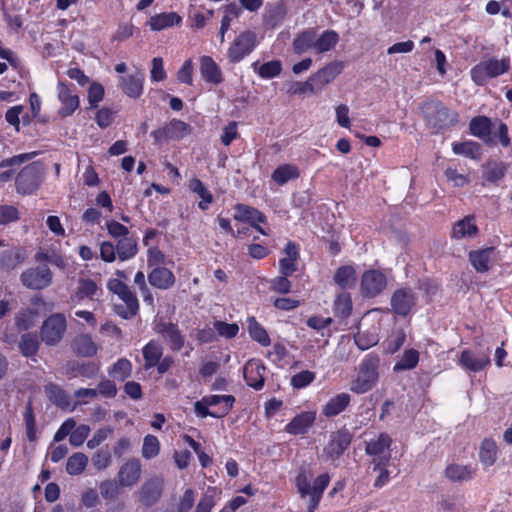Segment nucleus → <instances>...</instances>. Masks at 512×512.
<instances>
[{
  "label": "nucleus",
  "instance_id": "obj_52",
  "mask_svg": "<svg viewBox=\"0 0 512 512\" xmlns=\"http://www.w3.org/2000/svg\"><path fill=\"white\" fill-rule=\"evenodd\" d=\"M131 372V362L125 358H121L113 365L109 374L120 381H124L125 379L130 377Z\"/></svg>",
  "mask_w": 512,
  "mask_h": 512
},
{
  "label": "nucleus",
  "instance_id": "obj_8",
  "mask_svg": "<svg viewBox=\"0 0 512 512\" xmlns=\"http://www.w3.org/2000/svg\"><path fill=\"white\" fill-rule=\"evenodd\" d=\"M66 328L65 316L61 313L52 314L42 324L41 339L45 344L55 346L62 340Z\"/></svg>",
  "mask_w": 512,
  "mask_h": 512
},
{
  "label": "nucleus",
  "instance_id": "obj_57",
  "mask_svg": "<svg viewBox=\"0 0 512 512\" xmlns=\"http://www.w3.org/2000/svg\"><path fill=\"white\" fill-rule=\"evenodd\" d=\"M281 69V62L278 60H273L262 64L258 70V73L263 78H273L280 74Z\"/></svg>",
  "mask_w": 512,
  "mask_h": 512
},
{
  "label": "nucleus",
  "instance_id": "obj_20",
  "mask_svg": "<svg viewBox=\"0 0 512 512\" xmlns=\"http://www.w3.org/2000/svg\"><path fill=\"white\" fill-rule=\"evenodd\" d=\"M344 65L341 61H333L313 74V81H316L320 90L331 83L343 70Z\"/></svg>",
  "mask_w": 512,
  "mask_h": 512
},
{
  "label": "nucleus",
  "instance_id": "obj_23",
  "mask_svg": "<svg viewBox=\"0 0 512 512\" xmlns=\"http://www.w3.org/2000/svg\"><path fill=\"white\" fill-rule=\"evenodd\" d=\"M149 283L159 289H168L175 283L173 273L164 267L154 268L148 275Z\"/></svg>",
  "mask_w": 512,
  "mask_h": 512
},
{
  "label": "nucleus",
  "instance_id": "obj_48",
  "mask_svg": "<svg viewBox=\"0 0 512 512\" xmlns=\"http://www.w3.org/2000/svg\"><path fill=\"white\" fill-rule=\"evenodd\" d=\"M36 312L32 309H23L15 315V326L19 331H25L34 326Z\"/></svg>",
  "mask_w": 512,
  "mask_h": 512
},
{
  "label": "nucleus",
  "instance_id": "obj_26",
  "mask_svg": "<svg viewBox=\"0 0 512 512\" xmlns=\"http://www.w3.org/2000/svg\"><path fill=\"white\" fill-rule=\"evenodd\" d=\"M329 480L330 478L328 474H322L315 479L314 484L311 488V496L308 501L307 512L315 511L320 502L324 490L329 484Z\"/></svg>",
  "mask_w": 512,
  "mask_h": 512
},
{
  "label": "nucleus",
  "instance_id": "obj_37",
  "mask_svg": "<svg viewBox=\"0 0 512 512\" xmlns=\"http://www.w3.org/2000/svg\"><path fill=\"white\" fill-rule=\"evenodd\" d=\"M315 34L314 30H306L295 38L293 42L295 53L300 55L308 50L315 51Z\"/></svg>",
  "mask_w": 512,
  "mask_h": 512
},
{
  "label": "nucleus",
  "instance_id": "obj_27",
  "mask_svg": "<svg viewBox=\"0 0 512 512\" xmlns=\"http://www.w3.org/2000/svg\"><path fill=\"white\" fill-rule=\"evenodd\" d=\"M478 233V227L475 224L473 216H466L454 224L452 230V237L455 239H462L466 237H473Z\"/></svg>",
  "mask_w": 512,
  "mask_h": 512
},
{
  "label": "nucleus",
  "instance_id": "obj_58",
  "mask_svg": "<svg viewBox=\"0 0 512 512\" xmlns=\"http://www.w3.org/2000/svg\"><path fill=\"white\" fill-rule=\"evenodd\" d=\"M355 342L361 350H366L378 342V337L375 333H366L359 330L355 336Z\"/></svg>",
  "mask_w": 512,
  "mask_h": 512
},
{
  "label": "nucleus",
  "instance_id": "obj_41",
  "mask_svg": "<svg viewBox=\"0 0 512 512\" xmlns=\"http://www.w3.org/2000/svg\"><path fill=\"white\" fill-rule=\"evenodd\" d=\"M166 128L168 131V137L171 140H179L182 139L192 132V127L184 121L173 119L169 123L166 124Z\"/></svg>",
  "mask_w": 512,
  "mask_h": 512
},
{
  "label": "nucleus",
  "instance_id": "obj_21",
  "mask_svg": "<svg viewBox=\"0 0 512 512\" xmlns=\"http://www.w3.org/2000/svg\"><path fill=\"white\" fill-rule=\"evenodd\" d=\"M200 73L202 78L211 84L218 85L223 81L220 67L210 56L200 58Z\"/></svg>",
  "mask_w": 512,
  "mask_h": 512
},
{
  "label": "nucleus",
  "instance_id": "obj_29",
  "mask_svg": "<svg viewBox=\"0 0 512 512\" xmlns=\"http://www.w3.org/2000/svg\"><path fill=\"white\" fill-rule=\"evenodd\" d=\"M351 397L348 393H340L331 398L323 407L322 413L326 417H333L341 413L350 403Z\"/></svg>",
  "mask_w": 512,
  "mask_h": 512
},
{
  "label": "nucleus",
  "instance_id": "obj_13",
  "mask_svg": "<svg viewBox=\"0 0 512 512\" xmlns=\"http://www.w3.org/2000/svg\"><path fill=\"white\" fill-rule=\"evenodd\" d=\"M256 44V36L251 31L241 33L232 43L228 50V57L231 62H239L245 55L249 54Z\"/></svg>",
  "mask_w": 512,
  "mask_h": 512
},
{
  "label": "nucleus",
  "instance_id": "obj_15",
  "mask_svg": "<svg viewBox=\"0 0 512 512\" xmlns=\"http://www.w3.org/2000/svg\"><path fill=\"white\" fill-rule=\"evenodd\" d=\"M142 474V464L139 459L131 458L127 460L117 473V481L121 487L131 488L135 486Z\"/></svg>",
  "mask_w": 512,
  "mask_h": 512
},
{
  "label": "nucleus",
  "instance_id": "obj_2",
  "mask_svg": "<svg viewBox=\"0 0 512 512\" xmlns=\"http://www.w3.org/2000/svg\"><path fill=\"white\" fill-rule=\"evenodd\" d=\"M379 363L377 355H367L360 364L356 377L350 383V390L356 394L370 391L379 379Z\"/></svg>",
  "mask_w": 512,
  "mask_h": 512
},
{
  "label": "nucleus",
  "instance_id": "obj_44",
  "mask_svg": "<svg viewBox=\"0 0 512 512\" xmlns=\"http://www.w3.org/2000/svg\"><path fill=\"white\" fill-rule=\"evenodd\" d=\"M445 475L451 481H467L472 478V471L468 466L451 464L446 468Z\"/></svg>",
  "mask_w": 512,
  "mask_h": 512
},
{
  "label": "nucleus",
  "instance_id": "obj_18",
  "mask_svg": "<svg viewBox=\"0 0 512 512\" xmlns=\"http://www.w3.org/2000/svg\"><path fill=\"white\" fill-rule=\"evenodd\" d=\"M100 291L95 281L89 278H80L74 293L70 296V302L79 304L84 298L94 300Z\"/></svg>",
  "mask_w": 512,
  "mask_h": 512
},
{
  "label": "nucleus",
  "instance_id": "obj_64",
  "mask_svg": "<svg viewBox=\"0 0 512 512\" xmlns=\"http://www.w3.org/2000/svg\"><path fill=\"white\" fill-rule=\"evenodd\" d=\"M296 486L302 498L311 496V488L309 476L305 472H301L296 478Z\"/></svg>",
  "mask_w": 512,
  "mask_h": 512
},
{
  "label": "nucleus",
  "instance_id": "obj_10",
  "mask_svg": "<svg viewBox=\"0 0 512 512\" xmlns=\"http://www.w3.org/2000/svg\"><path fill=\"white\" fill-rule=\"evenodd\" d=\"M164 488V479L160 476H152L146 479L139 491V502L146 506L151 507L155 505L161 498Z\"/></svg>",
  "mask_w": 512,
  "mask_h": 512
},
{
  "label": "nucleus",
  "instance_id": "obj_54",
  "mask_svg": "<svg viewBox=\"0 0 512 512\" xmlns=\"http://www.w3.org/2000/svg\"><path fill=\"white\" fill-rule=\"evenodd\" d=\"M160 451V443L158 439L153 435H147L144 438L143 447H142V456L145 459H152L159 454Z\"/></svg>",
  "mask_w": 512,
  "mask_h": 512
},
{
  "label": "nucleus",
  "instance_id": "obj_19",
  "mask_svg": "<svg viewBox=\"0 0 512 512\" xmlns=\"http://www.w3.org/2000/svg\"><path fill=\"white\" fill-rule=\"evenodd\" d=\"M144 73L136 71L126 77L120 78V86L123 92L130 98H139L143 91Z\"/></svg>",
  "mask_w": 512,
  "mask_h": 512
},
{
  "label": "nucleus",
  "instance_id": "obj_33",
  "mask_svg": "<svg viewBox=\"0 0 512 512\" xmlns=\"http://www.w3.org/2000/svg\"><path fill=\"white\" fill-rule=\"evenodd\" d=\"M74 351L81 356L91 357L97 352V346L89 335H79L73 341Z\"/></svg>",
  "mask_w": 512,
  "mask_h": 512
},
{
  "label": "nucleus",
  "instance_id": "obj_50",
  "mask_svg": "<svg viewBox=\"0 0 512 512\" xmlns=\"http://www.w3.org/2000/svg\"><path fill=\"white\" fill-rule=\"evenodd\" d=\"M39 348V342L36 335L31 333H26L21 336L19 342V349L24 356H32L34 355Z\"/></svg>",
  "mask_w": 512,
  "mask_h": 512
},
{
  "label": "nucleus",
  "instance_id": "obj_61",
  "mask_svg": "<svg viewBox=\"0 0 512 512\" xmlns=\"http://www.w3.org/2000/svg\"><path fill=\"white\" fill-rule=\"evenodd\" d=\"M37 155H38V152L34 151V152H30V153L19 154V155L13 156L11 158L3 159L0 162V168L21 165L25 162L32 160Z\"/></svg>",
  "mask_w": 512,
  "mask_h": 512
},
{
  "label": "nucleus",
  "instance_id": "obj_32",
  "mask_svg": "<svg viewBox=\"0 0 512 512\" xmlns=\"http://www.w3.org/2000/svg\"><path fill=\"white\" fill-rule=\"evenodd\" d=\"M493 251L494 248L490 247L469 253L470 262L477 272H486L489 270V262Z\"/></svg>",
  "mask_w": 512,
  "mask_h": 512
},
{
  "label": "nucleus",
  "instance_id": "obj_12",
  "mask_svg": "<svg viewBox=\"0 0 512 512\" xmlns=\"http://www.w3.org/2000/svg\"><path fill=\"white\" fill-rule=\"evenodd\" d=\"M387 285L385 275L378 270H368L361 278V294L365 297H375L381 293Z\"/></svg>",
  "mask_w": 512,
  "mask_h": 512
},
{
  "label": "nucleus",
  "instance_id": "obj_59",
  "mask_svg": "<svg viewBox=\"0 0 512 512\" xmlns=\"http://www.w3.org/2000/svg\"><path fill=\"white\" fill-rule=\"evenodd\" d=\"M314 379L315 373L309 370H304L297 373L291 378V385L297 389L304 388L308 386L310 383H312Z\"/></svg>",
  "mask_w": 512,
  "mask_h": 512
},
{
  "label": "nucleus",
  "instance_id": "obj_4",
  "mask_svg": "<svg viewBox=\"0 0 512 512\" xmlns=\"http://www.w3.org/2000/svg\"><path fill=\"white\" fill-rule=\"evenodd\" d=\"M43 174L44 168L40 162L25 166L15 178L17 192L22 195L34 193L42 183Z\"/></svg>",
  "mask_w": 512,
  "mask_h": 512
},
{
  "label": "nucleus",
  "instance_id": "obj_55",
  "mask_svg": "<svg viewBox=\"0 0 512 512\" xmlns=\"http://www.w3.org/2000/svg\"><path fill=\"white\" fill-rule=\"evenodd\" d=\"M119 487L117 482L113 480H105L100 483V494L106 500H114L119 494Z\"/></svg>",
  "mask_w": 512,
  "mask_h": 512
},
{
  "label": "nucleus",
  "instance_id": "obj_7",
  "mask_svg": "<svg viewBox=\"0 0 512 512\" xmlns=\"http://www.w3.org/2000/svg\"><path fill=\"white\" fill-rule=\"evenodd\" d=\"M20 281L28 289L42 290L52 284L53 273L45 264L31 267L21 273Z\"/></svg>",
  "mask_w": 512,
  "mask_h": 512
},
{
  "label": "nucleus",
  "instance_id": "obj_35",
  "mask_svg": "<svg viewBox=\"0 0 512 512\" xmlns=\"http://www.w3.org/2000/svg\"><path fill=\"white\" fill-rule=\"evenodd\" d=\"M335 283L342 289L353 287L356 283V272L352 266L339 267L334 274Z\"/></svg>",
  "mask_w": 512,
  "mask_h": 512
},
{
  "label": "nucleus",
  "instance_id": "obj_47",
  "mask_svg": "<svg viewBox=\"0 0 512 512\" xmlns=\"http://www.w3.org/2000/svg\"><path fill=\"white\" fill-rule=\"evenodd\" d=\"M202 400L203 403H206L208 406H215L221 402H225V407H223L222 411L218 414L219 417H223L227 415L232 408L235 398L232 395H210L203 397Z\"/></svg>",
  "mask_w": 512,
  "mask_h": 512
},
{
  "label": "nucleus",
  "instance_id": "obj_62",
  "mask_svg": "<svg viewBox=\"0 0 512 512\" xmlns=\"http://www.w3.org/2000/svg\"><path fill=\"white\" fill-rule=\"evenodd\" d=\"M177 79L181 83L193 84V62L191 59L186 60L178 70Z\"/></svg>",
  "mask_w": 512,
  "mask_h": 512
},
{
  "label": "nucleus",
  "instance_id": "obj_49",
  "mask_svg": "<svg viewBox=\"0 0 512 512\" xmlns=\"http://www.w3.org/2000/svg\"><path fill=\"white\" fill-rule=\"evenodd\" d=\"M453 152L461 154L472 159H479L481 156L480 146L476 142H462L453 145Z\"/></svg>",
  "mask_w": 512,
  "mask_h": 512
},
{
  "label": "nucleus",
  "instance_id": "obj_16",
  "mask_svg": "<svg viewBox=\"0 0 512 512\" xmlns=\"http://www.w3.org/2000/svg\"><path fill=\"white\" fill-rule=\"evenodd\" d=\"M415 304L416 296L410 288H400L392 294L391 307L397 315L407 316Z\"/></svg>",
  "mask_w": 512,
  "mask_h": 512
},
{
  "label": "nucleus",
  "instance_id": "obj_51",
  "mask_svg": "<svg viewBox=\"0 0 512 512\" xmlns=\"http://www.w3.org/2000/svg\"><path fill=\"white\" fill-rule=\"evenodd\" d=\"M189 187L194 193H197L201 197L202 201L199 202V207L202 210H206L208 204L213 200L211 193L205 188L199 179H192Z\"/></svg>",
  "mask_w": 512,
  "mask_h": 512
},
{
  "label": "nucleus",
  "instance_id": "obj_11",
  "mask_svg": "<svg viewBox=\"0 0 512 512\" xmlns=\"http://www.w3.org/2000/svg\"><path fill=\"white\" fill-rule=\"evenodd\" d=\"M154 331L161 335L172 350L179 351L183 348L185 339L176 324L159 319L155 321Z\"/></svg>",
  "mask_w": 512,
  "mask_h": 512
},
{
  "label": "nucleus",
  "instance_id": "obj_31",
  "mask_svg": "<svg viewBox=\"0 0 512 512\" xmlns=\"http://www.w3.org/2000/svg\"><path fill=\"white\" fill-rule=\"evenodd\" d=\"M299 175L300 171L296 165L282 164L274 170L271 177L278 185H284L290 180L297 179Z\"/></svg>",
  "mask_w": 512,
  "mask_h": 512
},
{
  "label": "nucleus",
  "instance_id": "obj_17",
  "mask_svg": "<svg viewBox=\"0 0 512 512\" xmlns=\"http://www.w3.org/2000/svg\"><path fill=\"white\" fill-rule=\"evenodd\" d=\"M265 366L255 359H250L243 368L244 379L250 387L259 390L264 385Z\"/></svg>",
  "mask_w": 512,
  "mask_h": 512
},
{
  "label": "nucleus",
  "instance_id": "obj_45",
  "mask_svg": "<svg viewBox=\"0 0 512 512\" xmlns=\"http://www.w3.org/2000/svg\"><path fill=\"white\" fill-rule=\"evenodd\" d=\"M24 258L17 249L4 251L0 255V267L5 270H12L23 262Z\"/></svg>",
  "mask_w": 512,
  "mask_h": 512
},
{
  "label": "nucleus",
  "instance_id": "obj_9",
  "mask_svg": "<svg viewBox=\"0 0 512 512\" xmlns=\"http://www.w3.org/2000/svg\"><path fill=\"white\" fill-rule=\"evenodd\" d=\"M391 444L392 439L387 433H381L376 439H371L366 443L365 452L374 456L372 463L375 471L380 466H386L390 461Z\"/></svg>",
  "mask_w": 512,
  "mask_h": 512
},
{
  "label": "nucleus",
  "instance_id": "obj_14",
  "mask_svg": "<svg viewBox=\"0 0 512 512\" xmlns=\"http://www.w3.org/2000/svg\"><path fill=\"white\" fill-rule=\"evenodd\" d=\"M351 435L345 431L331 434L328 445L324 448L322 457L325 461H334L350 446Z\"/></svg>",
  "mask_w": 512,
  "mask_h": 512
},
{
  "label": "nucleus",
  "instance_id": "obj_34",
  "mask_svg": "<svg viewBox=\"0 0 512 512\" xmlns=\"http://www.w3.org/2000/svg\"><path fill=\"white\" fill-rule=\"evenodd\" d=\"M470 131L473 135L490 142L491 121L485 116H478L471 120Z\"/></svg>",
  "mask_w": 512,
  "mask_h": 512
},
{
  "label": "nucleus",
  "instance_id": "obj_22",
  "mask_svg": "<svg viewBox=\"0 0 512 512\" xmlns=\"http://www.w3.org/2000/svg\"><path fill=\"white\" fill-rule=\"evenodd\" d=\"M58 99L63 105L59 110L63 117L71 115L79 107V97L73 95L64 83L58 84Z\"/></svg>",
  "mask_w": 512,
  "mask_h": 512
},
{
  "label": "nucleus",
  "instance_id": "obj_5",
  "mask_svg": "<svg viewBox=\"0 0 512 512\" xmlns=\"http://www.w3.org/2000/svg\"><path fill=\"white\" fill-rule=\"evenodd\" d=\"M490 354V347L479 342L474 348L461 352L459 363L468 371L478 372L490 365Z\"/></svg>",
  "mask_w": 512,
  "mask_h": 512
},
{
  "label": "nucleus",
  "instance_id": "obj_30",
  "mask_svg": "<svg viewBox=\"0 0 512 512\" xmlns=\"http://www.w3.org/2000/svg\"><path fill=\"white\" fill-rule=\"evenodd\" d=\"M181 22V17L175 13H161L150 18L148 25L154 31H160L167 27L177 25Z\"/></svg>",
  "mask_w": 512,
  "mask_h": 512
},
{
  "label": "nucleus",
  "instance_id": "obj_53",
  "mask_svg": "<svg viewBox=\"0 0 512 512\" xmlns=\"http://www.w3.org/2000/svg\"><path fill=\"white\" fill-rule=\"evenodd\" d=\"M248 329L250 336L257 342H259L263 346H268L270 344V339L268 337L265 329L260 326L254 318L248 319Z\"/></svg>",
  "mask_w": 512,
  "mask_h": 512
},
{
  "label": "nucleus",
  "instance_id": "obj_56",
  "mask_svg": "<svg viewBox=\"0 0 512 512\" xmlns=\"http://www.w3.org/2000/svg\"><path fill=\"white\" fill-rule=\"evenodd\" d=\"M111 453L108 449L98 450L92 458V463L97 470H104L111 464Z\"/></svg>",
  "mask_w": 512,
  "mask_h": 512
},
{
  "label": "nucleus",
  "instance_id": "obj_43",
  "mask_svg": "<svg viewBox=\"0 0 512 512\" xmlns=\"http://www.w3.org/2000/svg\"><path fill=\"white\" fill-rule=\"evenodd\" d=\"M116 250L121 260H127L136 254L137 242L126 235L119 239Z\"/></svg>",
  "mask_w": 512,
  "mask_h": 512
},
{
  "label": "nucleus",
  "instance_id": "obj_38",
  "mask_svg": "<svg viewBox=\"0 0 512 512\" xmlns=\"http://www.w3.org/2000/svg\"><path fill=\"white\" fill-rule=\"evenodd\" d=\"M163 354V347L156 341H150L143 348V357L145 360V368L149 369L157 365Z\"/></svg>",
  "mask_w": 512,
  "mask_h": 512
},
{
  "label": "nucleus",
  "instance_id": "obj_39",
  "mask_svg": "<svg viewBox=\"0 0 512 512\" xmlns=\"http://www.w3.org/2000/svg\"><path fill=\"white\" fill-rule=\"evenodd\" d=\"M45 391L47 393L49 400L53 402L55 405L62 409L69 407V396L60 386L53 383H49L48 385H46Z\"/></svg>",
  "mask_w": 512,
  "mask_h": 512
},
{
  "label": "nucleus",
  "instance_id": "obj_6",
  "mask_svg": "<svg viewBox=\"0 0 512 512\" xmlns=\"http://www.w3.org/2000/svg\"><path fill=\"white\" fill-rule=\"evenodd\" d=\"M509 67L510 61L508 58L502 60L489 59L477 64L471 70V77L477 85H483L488 79L505 73Z\"/></svg>",
  "mask_w": 512,
  "mask_h": 512
},
{
  "label": "nucleus",
  "instance_id": "obj_3",
  "mask_svg": "<svg viewBox=\"0 0 512 512\" xmlns=\"http://www.w3.org/2000/svg\"><path fill=\"white\" fill-rule=\"evenodd\" d=\"M108 289L117 295L120 302H114V311L120 317L129 319L135 316L139 309L136 296L130 288L119 279H110L107 284Z\"/></svg>",
  "mask_w": 512,
  "mask_h": 512
},
{
  "label": "nucleus",
  "instance_id": "obj_1",
  "mask_svg": "<svg viewBox=\"0 0 512 512\" xmlns=\"http://www.w3.org/2000/svg\"><path fill=\"white\" fill-rule=\"evenodd\" d=\"M420 109L427 125L437 131L458 122V114L439 101H425Z\"/></svg>",
  "mask_w": 512,
  "mask_h": 512
},
{
  "label": "nucleus",
  "instance_id": "obj_60",
  "mask_svg": "<svg viewBox=\"0 0 512 512\" xmlns=\"http://www.w3.org/2000/svg\"><path fill=\"white\" fill-rule=\"evenodd\" d=\"M90 433V427L88 425H80L78 427L75 426V428L73 429L70 437H69V441L71 443V445L75 446V447H78L80 445H82L85 441V439L88 437Z\"/></svg>",
  "mask_w": 512,
  "mask_h": 512
},
{
  "label": "nucleus",
  "instance_id": "obj_46",
  "mask_svg": "<svg viewBox=\"0 0 512 512\" xmlns=\"http://www.w3.org/2000/svg\"><path fill=\"white\" fill-rule=\"evenodd\" d=\"M419 353L414 349L406 350L394 366V371L411 370L418 364Z\"/></svg>",
  "mask_w": 512,
  "mask_h": 512
},
{
  "label": "nucleus",
  "instance_id": "obj_40",
  "mask_svg": "<svg viewBox=\"0 0 512 512\" xmlns=\"http://www.w3.org/2000/svg\"><path fill=\"white\" fill-rule=\"evenodd\" d=\"M506 165L502 162L489 161L483 166V178L491 183L502 179L506 172Z\"/></svg>",
  "mask_w": 512,
  "mask_h": 512
},
{
  "label": "nucleus",
  "instance_id": "obj_63",
  "mask_svg": "<svg viewBox=\"0 0 512 512\" xmlns=\"http://www.w3.org/2000/svg\"><path fill=\"white\" fill-rule=\"evenodd\" d=\"M18 218L19 212L14 206H0V225H6L10 222L18 220Z\"/></svg>",
  "mask_w": 512,
  "mask_h": 512
},
{
  "label": "nucleus",
  "instance_id": "obj_28",
  "mask_svg": "<svg viewBox=\"0 0 512 512\" xmlns=\"http://www.w3.org/2000/svg\"><path fill=\"white\" fill-rule=\"evenodd\" d=\"M339 42V35L333 30H326L320 35L315 34V53H325L334 49Z\"/></svg>",
  "mask_w": 512,
  "mask_h": 512
},
{
  "label": "nucleus",
  "instance_id": "obj_25",
  "mask_svg": "<svg viewBox=\"0 0 512 512\" xmlns=\"http://www.w3.org/2000/svg\"><path fill=\"white\" fill-rule=\"evenodd\" d=\"M315 418L313 412L301 413L286 426V431L293 435L303 434L314 423Z\"/></svg>",
  "mask_w": 512,
  "mask_h": 512
},
{
  "label": "nucleus",
  "instance_id": "obj_24",
  "mask_svg": "<svg viewBox=\"0 0 512 512\" xmlns=\"http://www.w3.org/2000/svg\"><path fill=\"white\" fill-rule=\"evenodd\" d=\"M234 218L236 220L250 222L259 232L265 234V232L256 225V223H262L265 221V216L257 209L243 204H238L236 206V214Z\"/></svg>",
  "mask_w": 512,
  "mask_h": 512
},
{
  "label": "nucleus",
  "instance_id": "obj_36",
  "mask_svg": "<svg viewBox=\"0 0 512 512\" xmlns=\"http://www.w3.org/2000/svg\"><path fill=\"white\" fill-rule=\"evenodd\" d=\"M497 452L498 447L496 443L491 439H485L479 451L480 462L486 467L494 465L497 459Z\"/></svg>",
  "mask_w": 512,
  "mask_h": 512
},
{
  "label": "nucleus",
  "instance_id": "obj_42",
  "mask_svg": "<svg viewBox=\"0 0 512 512\" xmlns=\"http://www.w3.org/2000/svg\"><path fill=\"white\" fill-rule=\"evenodd\" d=\"M88 464V457L84 453H74L71 455L66 464V471L70 475L81 474Z\"/></svg>",
  "mask_w": 512,
  "mask_h": 512
}]
</instances>
